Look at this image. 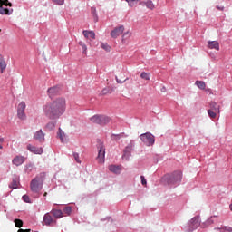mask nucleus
<instances>
[{
    "label": "nucleus",
    "mask_w": 232,
    "mask_h": 232,
    "mask_svg": "<svg viewBox=\"0 0 232 232\" xmlns=\"http://www.w3.org/2000/svg\"><path fill=\"white\" fill-rule=\"evenodd\" d=\"M66 111V99L57 98L44 106V112L49 119H59Z\"/></svg>",
    "instance_id": "obj_1"
},
{
    "label": "nucleus",
    "mask_w": 232,
    "mask_h": 232,
    "mask_svg": "<svg viewBox=\"0 0 232 232\" xmlns=\"http://www.w3.org/2000/svg\"><path fill=\"white\" fill-rule=\"evenodd\" d=\"M44 186V174H40L31 180L30 188L33 193H39Z\"/></svg>",
    "instance_id": "obj_2"
},
{
    "label": "nucleus",
    "mask_w": 232,
    "mask_h": 232,
    "mask_svg": "<svg viewBox=\"0 0 232 232\" xmlns=\"http://www.w3.org/2000/svg\"><path fill=\"white\" fill-rule=\"evenodd\" d=\"M91 122L93 124H99L100 126H106V124H110L111 118L106 115H99L96 114L90 119Z\"/></svg>",
    "instance_id": "obj_3"
},
{
    "label": "nucleus",
    "mask_w": 232,
    "mask_h": 232,
    "mask_svg": "<svg viewBox=\"0 0 232 232\" xmlns=\"http://www.w3.org/2000/svg\"><path fill=\"white\" fill-rule=\"evenodd\" d=\"M140 139L145 144V146H153L155 144V136H153V134L150 132L141 134Z\"/></svg>",
    "instance_id": "obj_4"
},
{
    "label": "nucleus",
    "mask_w": 232,
    "mask_h": 232,
    "mask_svg": "<svg viewBox=\"0 0 232 232\" xmlns=\"http://www.w3.org/2000/svg\"><path fill=\"white\" fill-rule=\"evenodd\" d=\"M165 178L168 184H177V182H180V180H182V173L174 172L172 175H166Z\"/></svg>",
    "instance_id": "obj_5"
},
{
    "label": "nucleus",
    "mask_w": 232,
    "mask_h": 232,
    "mask_svg": "<svg viewBox=\"0 0 232 232\" xmlns=\"http://www.w3.org/2000/svg\"><path fill=\"white\" fill-rule=\"evenodd\" d=\"M98 148L99 151L97 161L99 162V164H104V157H106V149L104 148V145H102V143H100Z\"/></svg>",
    "instance_id": "obj_6"
},
{
    "label": "nucleus",
    "mask_w": 232,
    "mask_h": 232,
    "mask_svg": "<svg viewBox=\"0 0 232 232\" xmlns=\"http://www.w3.org/2000/svg\"><path fill=\"white\" fill-rule=\"evenodd\" d=\"M131 151H133L132 143L129 144L123 150V155H122L123 160H130V157H131Z\"/></svg>",
    "instance_id": "obj_7"
},
{
    "label": "nucleus",
    "mask_w": 232,
    "mask_h": 232,
    "mask_svg": "<svg viewBox=\"0 0 232 232\" xmlns=\"http://www.w3.org/2000/svg\"><path fill=\"white\" fill-rule=\"evenodd\" d=\"M122 34H124V25L114 28V30L111 32V37L117 39L119 35H122Z\"/></svg>",
    "instance_id": "obj_8"
},
{
    "label": "nucleus",
    "mask_w": 232,
    "mask_h": 232,
    "mask_svg": "<svg viewBox=\"0 0 232 232\" xmlns=\"http://www.w3.org/2000/svg\"><path fill=\"white\" fill-rule=\"evenodd\" d=\"M44 224L45 226H54L55 224H57V221L53 219V218L52 217V215H50V213H46L44 216Z\"/></svg>",
    "instance_id": "obj_9"
},
{
    "label": "nucleus",
    "mask_w": 232,
    "mask_h": 232,
    "mask_svg": "<svg viewBox=\"0 0 232 232\" xmlns=\"http://www.w3.org/2000/svg\"><path fill=\"white\" fill-rule=\"evenodd\" d=\"M27 150L31 151V153H34V155H43V148L35 147L32 144L27 145Z\"/></svg>",
    "instance_id": "obj_10"
},
{
    "label": "nucleus",
    "mask_w": 232,
    "mask_h": 232,
    "mask_svg": "<svg viewBox=\"0 0 232 232\" xmlns=\"http://www.w3.org/2000/svg\"><path fill=\"white\" fill-rule=\"evenodd\" d=\"M44 132H43V130H37L34 134V140H37L38 142H44Z\"/></svg>",
    "instance_id": "obj_11"
},
{
    "label": "nucleus",
    "mask_w": 232,
    "mask_h": 232,
    "mask_svg": "<svg viewBox=\"0 0 232 232\" xmlns=\"http://www.w3.org/2000/svg\"><path fill=\"white\" fill-rule=\"evenodd\" d=\"M200 227V217L196 216L190 220V227L192 229H197Z\"/></svg>",
    "instance_id": "obj_12"
},
{
    "label": "nucleus",
    "mask_w": 232,
    "mask_h": 232,
    "mask_svg": "<svg viewBox=\"0 0 232 232\" xmlns=\"http://www.w3.org/2000/svg\"><path fill=\"white\" fill-rule=\"evenodd\" d=\"M14 14L13 8L4 7L3 4H0V14L1 15H12Z\"/></svg>",
    "instance_id": "obj_13"
},
{
    "label": "nucleus",
    "mask_w": 232,
    "mask_h": 232,
    "mask_svg": "<svg viewBox=\"0 0 232 232\" xmlns=\"http://www.w3.org/2000/svg\"><path fill=\"white\" fill-rule=\"evenodd\" d=\"M208 48L210 50H220V44L218 41H208Z\"/></svg>",
    "instance_id": "obj_14"
},
{
    "label": "nucleus",
    "mask_w": 232,
    "mask_h": 232,
    "mask_svg": "<svg viewBox=\"0 0 232 232\" xmlns=\"http://www.w3.org/2000/svg\"><path fill=\"white\" fill-rule=\"evenodd\" d=\"M109 171L115 173V175H120L121 171H122V169H121V166L119 165H110Z\"/></svg>",
    "instance_id": "obj_15"
},
{
    "label": "nucleus",
    "mask_w": 232,
    "mask_h": 232,
    "mask_svg": "<svg viewBox=\"0 0 232 232\" xmlns=\"http://www.w3.org/2000/svg\"><path fill=\"white\" fill-rule=\"evenodd\" d=\"M24 162V157L23 156H16L13 159L12 163L14 166H21Z\"/></svg>",
    "instance_id": "obj_16"
},
{
    "label": "nucleus",
    "mask_w": 232,
    "mask_h": 232,
    "mask_svg": "<svg viewBox=\"0 0 232 232\" xmlns=\"http://www.w3.org/2000/svg\"><path fill=\"white\" fill-rule=\"evenodd\" d=\"M47 93L49 97H54V95H57L59 93V87L53 86L48 89Z\"/></svg>",
    "instance_id": "obj_17"
},
{
    "label": "nucleus",
    "mask_w": 232,
    "mask_h": 232,
    "mask_svg": "<svg viewBox=\"0 0 232 232\" xmlns=\"http://www.w3.org/2000/svg\"><path fill=\"white\" fill-rule=\"evenodd\" d=\"M209 108V110L216 111V113H220V105L217 104L216 102H210Z\"/></svg>",
    "instance_id": "obj_18"
},
{
    "label": "nucleus",
    "mask_w": 232,
    "mask_h": 232,
    "mask_svg": "<svg viewBox=\"0 0 232 232\" xmlns=\"http://www.w3.org/2000/svg\"><path fill=\"white\" fill-rule=\"evenodd\" d=\"M140 5H141L142 6H147L149 10H155V4H153L151 0H149L147 2H140Z\"/></svg>",
    "instance_id": "obj_19"
},
{
    "label": "nucleus",
    "mask_w": 232,
    "mask_h": 232,
    "mask_svg": "<svg viewBox=\"0 0 232 232\" xmlns=\"http://www.w3.org/2000/svg\"><path fill=\"white\" fill-rule=\"evenodd\" d=\"M82 34L85 39H95V32L93 31L83 30Z\"/></svg>",
    "instance_id": "obj_20"
},
{
    "label": "nucleus",
    "mask_w": 232,
    "mask_h": 232,
    "mask_svg": "<svg viewBox=\"0 0 232 232\" xmlns=\"http://www.w3.org/2000/svg\"><path fill=\"white\" fill-rule=\"evenodd\" d=\"M215 217L217 216H212L208 219H207L206 222L202 223L201 227H208L211 226V224H215V220H214Z\"/></svg>",
    "instance_id": "obj_21"
},
{
    "label": "nucleus",
    "mask_w": 232,
    "mask_h": 232,
    "mask_svg": "<svg viewBox=\"0 0 232 232\" xmlns=\"http://www.w3.org/2000/svg\"><path fill=\"white\" fill-rule=\"evenodd\" d=\"M52 215H53L54 218H63V211L59 209H53L51 210Z\"/></svg>",
    "instance_id": "obj_22"
},
{
    "label": "nucleus",
    "mask_w": 232,
    "mask_h": 232,
    "mask_svg": "<svg viewBox=\"0 0 232 232\" xmlns=\"http://www.w3.org/2000/svg\"><path fill=\"white\" fill-rule=\"evenodd\" d=\"M0 70L1 73L6 70V62H5V59H3V55L0 54Z\"/></svg>",
    "instance_id": "obj_23"
},
{
    "label": "nucleus",
    "mask_w": 232,
    "mask_h": 232,
    "mask_svg": "<svg viewBox=\"0 0 232 232\" xmlns=\"http://www.w3.org/2000/svg\"><path fill=\"white\" fill-rule=\"evenodd\" d=\"M79 46H81L82 48V54L83 55H87L88 53V46H86V44L82 41H80L78 43Z\"/></svg>",
    "instance_id": "obj_24"
},
{
    "label": "nucleus",
    "mask_w": 232,
    "mask_h": 232,
    "mask_svg": "<svg viewBox=\"0 0 232 232\" xmlns=\"http://www.w3.org/2000/svg\"><path fill=\"white\" fill-rule=\"evenodd\" d=\"M17 117L21 121H26V113L24 111H17Z\"/></svg>",
    "instance_id": "obj_25"
},
{
    "label": "nucleus",
    "mask_w": 232,
    "mask_h": 232,
    "mask_svg": "<svg viewBox=\"0 0 232 232\" xmlns=\"http://www.w3.org/2000/svg\"><path fill=\"white\" fill-rule=\"evenodd\" d=\"M25 110H26V102H21L18 104L17 111H24Z\"/></svg>",
    "instance_id": "obj_26"
},
{
    "label": "nucleus",
    "mask_w": 232,
    "mask_h": 232,
    "mask_svg": "<svg viewBox=\"0 0 232 232\" xmlns=\"http://www.w3.org/2000/svg\"><path fill=\"white\" fill-rule=\"evenodd\" d=\"M196 85L198 88H199V90H206V82L203 81H196Z\"/></svg>",
    "instance_id": "obj_27"
},
{
    "label": "nucleus",
    "mask_w": 232,
    "mask_h": 232,
    "mask_svg": "<svg viewBox=\"0 0 232 232\" xmlns=\"http://www.w3.org/2000/svg\"><path fill=\"white\" fill-rule=\"evenodd\" d=\"M17 186H19V181H17L16 179H13V181L9 185V188H11V189H17Z\"/></svg>",
    "instance_id": "obj_28"
},
{
    "label": "nucleus",
    "mask_w": 232,
    "mask_h": 232,
    "mask_svg": "<svg viewBox=\"0 0 232 232\" xmlns=\"http://www.w3.org/2000/svg\"><path fill=\"white\" fill-rule=\"evenodd\" d=\"M58 137L62 140V142H64L66 135L63 131V130L59 129Z\"/></svg>",
    "instance_id": "obj_29"
},
{
    "label": "nucleus",
    "mask_w": 232,
    "mask_h": 232,
    "mask_svg": "<svg viewBox=\"0 0 232 232\" xmlns=\"http://www.w3.org/2000/svg\"><path fill=\"white\" fill-rule=\"evenodd\" d=\"M101 47L102 50H105V52H111V46H110L108 44L102 43Z\"/></svg>",
    "instance_id": "obj_30"
},
{
    "label": "nucleus",
    "mask_w": 232,
    "mask_h": 232,
    "mask_svg": "<svg viewBox=\"0 0 232 232\" xmlns=\"http://www.w3.org/2000/svg\"><path fill=\"white\" fill-rule=\"evenodd\" d=\"M208 116L210 117V119L217 118V111L209 109V110H208Z\"/></svg>",
    "instance_id": "obj_31"
},
{
    "label": "nucleus",
    "mask_w": 232,
    "mask_h": 232,
    "mask_svg": "<svg viewBox=\"0 0 232 232\" xmlns=\"http://www.w3.org/2000/svg\"><path fill=\"white\" fill-rule=\"evenodd\" d=\"M139 1L140 0H126V2L129 3V6H130V8H133V6H135Z\"/></svg>",
    "instance_id": "obj_32"
},
{
    "label": "nucleus",
    "mask_w": 232,
    "mask_h": 232,
    "mask_svg": "<svg viewBox=\"0 0 232 232\" xmlns=\"http://www.w3.org/2000/svg\"><path fill=\"white\" fill-rule=\"evenodd\" d=\"M141 79H144L145 81H150V73L143 72L140 74Z\"/></svg>",
    "instance_id": "obj_33"
},
{
    "label": "nucleus",
    "mask_w": 232,
    "mask_h": 232,
    "mask_svg": "<svg viewBox=\"0 0 232 232\" xmlns=\"http://www.w3.org/2000/svg\"><path fill=\"white\" fill-rule=\"evenodd\" d=\"M14 226H15V227L21 228V227L23 226V220H21V219H14Z\"/></svg>",
    "instance_id": "obj_34"
},
{
    "label": "nucleus",
    "mask_w": 232,
    "mask_h": 232,
    "mask_svg": "<svg viewBox=\"0 0 232 232\" xmlns=\"http://www.w3.org/2000/svg\"><path fill=\"white\" fill-rule=\"evenodd\" d=\"M47 130H53L55 128V122L54 121H50L46 125Z\"/></svg>",
    "instance_id": "obj_35"
},
{
    "label": "nucleus",
    "mask_w": 232,
    "mask_h": 232,
    "mask_svg": "<svg viewBox=\"0 0 232 232\" xmlns=\"http://www.w3.org/2000/svg\"><path fill=\"white\" fill-rule=\"evenodd\" d=\"M220 229L222 232H232V227H224L223 228H217Z\"/></svg>",
    "instance_id": "obj_36"
},
{
    "label": "nucleus",
    "mask_w": 232,
    "mask_h": 232,
    "mask_svg": "<svg viewBox=\"0 0 232 232\" xmlns=\"http://www.w3.org/2000/svg\"><path fill=\"white\" fill-rule=\"evenodd\" d=\"M63 213L65 215H70L72 213V207H66L63 208Z\"/></svg>",
    "instance_id": "obj_37"
},
{
    "label": "nucleus",
    "mask_w": 232,
    "mask_h": 232,
    "mask_svg": "<svg viewBox=\"0 0 232 232\" xmlns=\"http://www.w3.org/2000/svg\"><path fill=\"white\" fill-rule=\"evenodd\" d=\"M2 6H10L12 8V3H10L8 0L2 1Z\"/></svg>",
    "instance_id": "obj_38"
},
{
    "label": "nucleus",
    "mask_w": 232,
    "mask_h": 232,
    "mask_svg": "<svg viewBox=\"0 0 232 232\" xmlns=\"http://www.w3.org/2000/svg\"><path fill=\"white\" fill-rule=\"evenodd\" d=\"M73 157H74V160H76V162H77L78 164H81V160L79 159V153L74 152V153H73Z\"/></svg>",
    "instance_id": "obj_39"
},
{
    "label": "nucleus",
    "mask_w": 232,
    "mask_h": 232,
    "mask_svg": "<svg viewBox=\"0 0 232 232\" xmlns=\"http://www.w3.org/2000/svg\"><path fill=\"white\" fill-rule=\"evenodd\" d=\"M55 5H64V0H52Z\"/></svg>",
    "instance_id": "obj_40"
},
{
    "label": "nucleus",
    "mask_w": 232,
    "mask_h": 232,
    "mask_svg": "<svg viewBox=\"0 0 232 232\" xmlns=\"http://www.w3.org/2000/svg\"><path fill=\"white\" fill-rule=\"evenodd\" d=\"M23 200H24V202L30 203V197L28 195H24Z\"/></svg>",
    "instance_id": "obj_41"
},
{
    "label": "nucleus",
    "mask_w": 232,
    "mask_h": 232,
    "mask_svg": "<svg viewBox=\"0 0 232 232\" xmlns=\"http://www.w3.org/2000/svg\"><path fill=\"white\" fill-rule=\"evenodd\" d=\"M119 139H121V135H119V134H113L111 136L112 140H119Z\"/></svg>",
    "instance_id": "obj_42"
},
{
    "label": "nucleus",
    "mask_w": 232,
    "mask_h": 232,
    "mask_svg": "<svg viewBox=\"0 0 232 232\" xmlns=\"http://www.w3.org/2000/svg\"><path fill=\"white\" fill-rule=\"evenodd\" d=\"M140 179L142 186H146V184H148V182L146 181V178H144V176H140Z\"/></svg>",
    "instance_id": "obj_43"
},
{
    "label": "nucleus",
    "mask_w": 232,
    "mask_h": 232,
    "mask_svg": "<svg viewBox=\"0 0 232 232\" xmlns=\"http://www.w3.org/2000/svg\"><path fill=\"white\" fill-rule=\"evenodd\" d=\"M116 81H117L118 84H122V82H121V80H119V78H117V77H116Z\"/></svg>",
    "instance_id": "obj_44"
},
{
    "label": "nucleus",
    "mask_w": 232,
    "mask_h": 232,
    "mask_svg": "<svg viewBox=\"0 0 232 232\" xmlns=\"http://www.w3.org/2000/svg\"><path fill=\"white\" fill-rule=\"evenodd\" d=\"M17 232H26V229H19Z\"/></svg>",
    "instance_id": "obj_45"
},
{
    "label": "nucleus",
    "mask_w": 232,
    "mask_h": 232,
    "mask_svg": "<svg viewBox=\"0 0 232 232\" xmlns=\"http://www.w3.org/2000/svg\"><path fill=\"white\" fill-rule=\"evenodd\" d=\"M0 142H5V139L0 138Z\"/></svg>",
    "instance_id": "obj_46"
},
{
    "label": "nucleus",
    "mask_w": 232,
    "mask_h": 232,
    "mask_svg": "<svg viewBox=\"0 0 232 232\" xmlns=\"http://www.w3.org/2000/svg\"><path fill=\"white\" fill-rule=\"evenodd\" d=\"M218 10H224V7H218Z\"/></svg>",
    "instance_id": "obj_47"
},
{
    "label": "nucleus",
    "mask_w": 232,
    "mask_h": 232,
    "mask_svg": "<svg viewBox=\"0 0 232 232\" xmlns=\"http://www.w3.org/2000/svg\"><path fill=\"white\" fill-rule=\"evenodd\" d=\"M3 1H5V0H0V5H3Z\"/></svg>",
    "instance_id": "obj_48"
},
{
    "label": "nucleus",
    "mask_w": 232,
    "mask_h": 232,
    "mask_svg": "<svg viewBox=\"0 0 232 232\" xmlns=\"http://www.w3.org/2000/svg\"><path fill=\"white\" fill-rule=\"evenodd\" d=\"M46 195H48V193L45 192V193L44 194V197H46Z\"/></svg>",
    "instance_id": "obj_49"
},
{
    "label": "nucleus",
    "mask_w": 232,
    "mask_h": 232,
    "mask_svg": "<svg viewBox=\"0 0 232 232\" xmlns=\"http://www.w3.org/2000/svg\"><path fill=\"white\" fill-rule=\"evenodd\" d=\"M0 150H3V146L2 145H0Z\"/></svg>",
    "instance_id": "obj_50"
},
{
    "label": "nucleus",
    "mask_w": 232,
    "mask_h": 232,
    "mask_svg": "<svg viewBox=\"0 0 232 232\" xmlns=\"http://www.w3.org/2000/svg\"><path fill=\"white\" fill-rule=\"evenodd\" d=\"M92 10H93V12H94V15H95V9H93V8H92Z\"/></svg>",
    "instance_id": "obj_51"
},
{
    "label": "nucleus",
    "mask_w": 232,
    "mask_h": 232,
    "mask_svg": "<svg viewBox=\"0 0 232 232\" xmlns=\"http://www.w3.org/2000/svg\"><path fill=\"white\" fill-rule=\"evenodd\" d=\"M26 232H30V229H26Z\"/></svg>",
    "instance_id": "obj_52"
},
{
    "label": "nucleus",
    "mask_w": 232,
    "mask_h": 232,
    "mask_svg": "<svg viewBox=\"0 0 232 232\" xmlns=\"http://www.w3.org/2000/svg\"><path fill=\"white\" fill-rule=\"evenodd\" d=\"M0 32H1V29H0Z\"/></svg>",
    "instance_id": "obj_53"
}]
</instances>
